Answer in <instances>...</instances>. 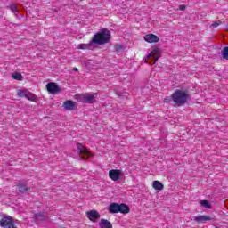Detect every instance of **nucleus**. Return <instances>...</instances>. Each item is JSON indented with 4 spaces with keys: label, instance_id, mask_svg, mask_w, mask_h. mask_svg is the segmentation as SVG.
<instances>
[{
    "label": "nucleus",
    "instance_id": "nucleus-1",
    "mask_svg": "<svg viewBox=\"0 0 228 228\" xmlns=\"http://www.w3.org/2000/svg\"><path fill=\"white\" fill-rule=\"evenodd\" d=\"M110 40H111V32L103 28L94 36L89 44H80L78 49H94V44L104 45V44H109Z\"/></svg>",
    "mask_w": 228,
    "mask_h": 228
},
{
    "label": "nucleus",
    "instance_id": "nucleus-2",
    "mask_svg": "<svg viewBox=\"0 0 228 228\" xmlns=\"http://www.w3.org/2000/svg\"><path fill=\"white\" fill-rule=\"evenodd\" d=\"M188 93L183 90L176 89L172 94L171 99L175 102V106H184L188 102Z\"/></svg>",
    "mask_w": 228,
    "mask_h": 228
},
{
    "label": "nucleus",
    "instance_id": "nucleus-3",
    "mask_svg": "<svg viewBox=\"0 0 228 228\" xmlns=\"http://www.w3.org/2000/svg\"><path fill=\"white\" fill-rule=\"evenodd\" d=\"M77 153L79 154V156H81V158L83 159H88L90 158H92V153L90 152V151H88V149L85 148V146H83V144L81 143H77Z\"/></svg>",
    "mask_w": 228,
    "mask_h": 228
},
{
    "label": "nucleus",
    "instance_id": "nucleus-4",
    "mask_svg": "<svg viewBox=\"0 0 228 228\" xmlns=\"http://www.w3.org/2000/svg\"><path fill=\"white\" fill-rule=\"evenodd\" d=\"M0 227L2 228H17L13 223V217L12 216H4L0 219Z\"/></svg>",
    "mask_w": 228,
    "mask_h": 228
},
{
    "label": "nucleus",
    "instance_id": "nucleus-5",
    "mask_svg": "<svg viewBox=\"0 0 228 228\" xmlns=\"http://www.w3.org/2000/svg\"><path fill=\"white\" fill-rule=\"evenodd\" d=\"M148 60H151V62H149L150 64L151 63L152 65H154L156 63V61H158V60H159V58H161V52L159 51V49H154L149 55H148Z\"/></svg>",
    "mask_w": 228,
    "mask_h": 228
},
{
    "label": "nucleus",
    "instance_id": "nucleus-6",
    "mask_svg": "<svg viewBox=\"0 0 228 228\" xmlns=\"http://www.w3.org/2000/svg\"><path fill=\"white\" fill-rule=\"evenodd\" d=\"M86 216L91 222H97L101 219V214L97 210H90L86 212Z\"/></svg>",
    "mask_w": 228,
    "mask_h": 228
},
{
    "label": "nucleus",
    "instance_id": "nucleus-7",
    "mask_svg": "<svg viewBox=\"0 0 228 228\" xmlns=\"http://www.w3.org/2000/svg\"><path fill=\"white\" fill-rule=\"evenodd\" d=\"M46 89L50 94H59V92H61V88H60L58 84L54 82L48 83L46 85Z\"/></svg>",
    "mask_w": 228,
    "mask_h": 228
},
{
    "label": "nucleus",
    "instance_id": "nucleus-8",
    "mask_svg": "<svg viewBox=\"0 0 228 228\" xmlns=\"http://www.w3.org/2000/svg\"><path fill=\"white\" fill-rule=\"evenodd\" d=\"M80 99L82 102H86L87 104H94V102H95V96H94L93 94H81Z\"/></svg>",
    "mask_w": 228,
    "mask_h": 228
},
{
    "label": "nucleus",
    "instance_id": "nucleus-9",
    "mask_svg": "<svg viewBox=\"0 0 228 228\" xmlns=\"http://www.w3.org/2000/svg\"><path fill=\"white\" fill-rule=\"evenodd\" d=\"M121 175H122V172H120V170L118 169H111L109 171V177L112 181H119Z\"/></svg>",
    "mask_w": 228,
    "mask_h": 228
},
{
    "label": "nucleus",
    "instance_id": "nucleus-10",
    "mask_svg": "<svg viewBox=\"0 0 228 228\" xmlns=\"http://www.w3.org/2000/svg\"><path fill=\"white\" fill-rule=\"evenodd\" d=\"M64 110H68V111H74L76 108H77V102L72 100H67L63 103Z\"/></svg>",
    "mask_w": 228,
    "mask_h": 228
},
{
    "label": "nucleus",
    "instance_id": "nucleus-11",
    "mask_svg": "<svg viewBox=\"0 0 228 228\" xmlns=\"http://www.w3.org/2000/svg\"><path fill=\"white\" fill-rule=\"evenodd\" d=\"M144 40L149 44H154V43L159 42V37L154 34H148L144 36Z\"/></svg>",
    "mask_w": 228,
    "mask_h": 228
},
{
    "label": "nucleus",
    "instance_id": "nucleus-12",
    "mask_svg": "<svg viewBox=\"0 0 228 228\" xmlns=\"http://www.w3.org/2000/svg\"><path fill=\"white\" fill-rule=\"evenodd\" d=\"M209 220H213V218H211L209 216H198L194 217V222L201 224H206V222H209Z\"/></svg>",
    "mask_w": 228,
    "mask_h": 228
},
{
    "label": "nucleus",
    "instance_id": "nucleus-13",
    "mask_svg": "<svg viewBox=\"0 0 228 228\" xmlns=\"http://www.w3.org/2000/svg\"><path fill=\"white\" fill-rule=\"evenodd\" d=\"M34 218L37 222H47V220H49V216L44 215V213L35 214Z\"/></svg>",
    "mask_w": 228,
    "mask_h": 228
},
{
    "label": "nucleus",
    "instance_id": "nucleus-14",
    "mask_svg": "<svg viewBox=\"0 0 228 228\" xmlns=\"http://www.w3.org/2000/svg\"><path fill=\"white\" fill-rule=\"evenodd\" d=\"M119 211H120V204L112 203V204L110 205V207H109V212L110 213H112V214L119 213Z\"/></svg>",
    "mask_w": 228,
    "mask_h": 228
},
{
    "label": "nucleus",
    "instance_id": "nucleus-15",
    "mask_svg": "<svg viewBox=\"0 0 228 228\" xmlns=\"http://www.w3.org/2000/svg\"><path fill=\"white\" fill-rule=\"evenodd\" d=\"M99 226L101 228H113V224L108 219H101Z\"/></svg>",
    "mask_w": 228,
    "mask_h": 228
},
{
    "label": "nucleus",
    "instance_id": "nucleus-16",
    "mask_svg": "<svg viewBox=\"0 0 228 228\" xmlns=\"http://www.w3.org/2000/svg\"><path fill=\"white\" fill-rule=\"evenodd\" d=\"M129 211H131L129 206L124 203L119 204V213H122L123 215H127Z\"/></svg>",
    "mask_w": 228,
    "mask_h": 228
},
{
    "label": "nucleus",
    "instance_id": "nucleus-17",
    "mask_svg": "<svg viewBox=\"0 0 228 228\" xmlns=\"http://www.w3.org/2000/svg\"><path fill=\"white\" fill-rule=\"evenodd\" d=\"M18 190H19L20 193H26V191H28V185H26L22 182H20V183L18 185Z\"/></svg>",
    "mask_w": 228,
    "mask_h": 228
},
{
    "label": "nucleus",
    "instance_id": "nucleus-18",
    "mask_svg": "<svg viewBox=\"0 0 228 228\" xmlns=\"http://www.w3.org/2000/svg\"><path fill=\"white\" fill-rule=\"evenodd\" d=\"M152 186L154 190H163L164 188L163 183L159 181H154Z\"/></svg>",
    "mask_w": 228,
    "mask_h": 228
},
{
    "label": "nucleus",
    "instance_id": "nucleus-19",
    "mask_svg": "<svg viewBox=\"0 0 228 228\" xmlns=\"http://www.w3.org/2000/svg\"><path fill=\"white\" fill-rule=\"evenodd\" d=\"M12 79H15L16 81H22V79H24V77H22V74L19 72H14L12 74Z\"/></svg>",
    "mask_w": 228,
    "mask_h": 228
},
{
    "label": "nucleus",
    "instance_id": "nucleus-20",
    "mask_svg": "<svg viewBox=\"0 0 228 228\" xmlns=\"http://www.w3.org/2000/svg\"><path fill=\"white\" fill-rule=\"evenodd\" d=\"M25 97L26 99H28V101H37V96H35V94L29 91H27Z\"/></svg>",
    "mask_w": 228,
    "mask_h": 228
},
{
    "label": "nucleus",
    "instance_id": "nucleus-21",
    "mask_svg": "<svg viewBox=\"0 0 228 228\" xmlns=\"http://www.w3.org/2000/svg\"><path fill=\"white\" fill-rule=\"evenodd\" d=\"M200 204H201V206H203V208H206L207 209H211V203H209L208 200H200Z\"/></svg>",
    "mask_w": 228,
    "mask_h": 228
},
{
    "label": "nucleus",
    "instance_id": "nucleus-22",
    "mask_svg": "<svg viewBox=\"0 0 228 228\" xmlns=\"http://www.w3.org/2000/svg\"><path fill=\"white\" fill-rule=\"evenodd\" d=\"M10 10L11 12H12V13H15L17 15V13H19V9H17V4H12L10 5Z\"/></svg>",
    "mask_w": 228,
    "mask_h": 228
},
{
    "label": "nucleus",
    "instance_id": "nucleus-23",
    "mask_svg": "<svg viewBox=\"0 0 228 228\" xmlns=\"http://www.w3.org/2000/svg\"><path fill=\"white\" fill-rule=\"evenodd\" d=\"M222 56L224 60H228V46L222 50Z\"/></svg>",
    "mask_w": 228,
    "mask_h": 228
},
{
    "label": "nucleus",
    "instance_id": "nucleus-24",
    "mask_svg": "<svg viewBox=\"0 0 228 228\" xmlns=\"http://www.w3.org/2000/svg\"><path fill=\"white\" fill-rule=\"evenodd\" d=\"M27 93H28V90H23V91L20 90V91H18V96L19 97H26Z\"/></svg>",
    "mask_w": 228,
    "mask_h": 228
},
{
    "label": "nucleus",
    "instance_id": "nucleus-25",
    "mask_svg": "<svg viewBox=\"0 0 228 228\" xmlns=\"http://www.w3.org/2000/svg\"><path fill=\"white\" fill-rule=\"evenodd\" d=\"M114 48L117 53H120V51L124 49V46H122L121 45H115Z\"/></svg>",
    "mask_w": 228,
    "mask_h": 228
},
{
    "label": "nucleus",
    "instance_id": "nucleus-26",
    "mask_svg": "<svg viewBox=\"0 0 228 228\" xmlns=\"http://www.w3.org/2000/svg\"><path fill=\"white\" fill-rule=\"evenodd\" d=\"M222 24V21L218 20V21H215L211 27L212 28H218L220 25Z\"/></svg>",
    "mask_w": 228,
    "mask_h": 228
},
{
    "label": "nucleus",
    "instance_id": "nucleus-27",
    "mask_svg": "<svg viewBox=\"0 0 228 228\" xmlns=\"http://www.w3.org/2000/svg\"><path fill=\"white\" fill-rule=\"evenodd\" d=\"M172 101H174L172 96H167L164 99V102H172Z\"/></svg>",
    "mask_w": 228,
    "mask_h": 228
},
{
    "label": "nucleus",
    "instance_id": "nucleus-28",
    "mask_svg": "<svg viewBox=\"0 0 228 228\" xmlns=\"http://www.w3.org/2000/svg\"><path fill=\"white\" fill-rule=\"evenodd\" d=\"M179 10H181L182 12H184V10H186V6L185 5H180Z\"/></svg>",
    "mask_w": 228,
    "mask_h": 228
},
{
    "label": "nucleus",
    "instance_id": "nucleus-29",
    "mask_svg": "<svg viewBox=\"0 0 228 228\" xmlns=\"http://www.w3.org/2000/svg\"><path fill=\"white\" fill-rule=\"evenodd\" d=\"M73 70H74L75 72H77V68H74Z\"/></svg>",
    "mask_w": 228,
    "mask_h": 228
}]
</instances>
